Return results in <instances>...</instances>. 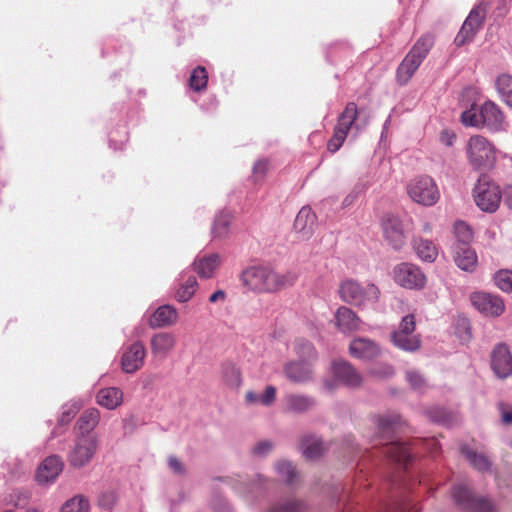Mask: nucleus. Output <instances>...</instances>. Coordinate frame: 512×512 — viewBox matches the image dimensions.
<instances>
[{"instance_id":"6e6552de","label":"nucleus","mask_w":512,"mask_h":512,"mask_svg":"<svg viewBox=\"0 0 512 512\" xmlns=\"http://www.w3.org/2000/svg\"><path fill=\"white\" fill-rule=\"evenodd\" d=\"M330 369L334 379L324 381V387L327 391H333L337 387V383L350 388L359 387L362 383L361 373L346 360L337 359L332 361Z\"/></svg>"},{"instance_id":"9d476101","label":"nucleus","mask_w":512,"mask_h":512,"mask_svg":"<svg viewBox=\"0 0 512 512\" xmlns=\"http://www.w3.org/2000/svg\"><path fill=\"white\" fill-rule=\"evenodd\" d=\"M407 193L414 202L423 206H433L440 198L436 183L428 176L413 179L407 186Z\"/></svg>"},{"instance_id":"dca6fc26","label":"nucleus","mask_w":512,"mask_h":512,"mask_svg":"<svg viewBox=\"0 0 512 512\" xmlns=\"http://www.w3.org/2000/svg\"><path fill=\"white\" fill-rule=\"evenodd\" d=\"M485 18V10L478 6L471 10L468 17L464 21L460 31L456 35L454 39V43L457 46H463L466 43L470 42L477 31L479 30L481 24L483 23Z\"/></svg>"},{"instance_id":"c85d7f7f","label":"nucleus","mask_w":512,"mask_h":512,"mask_svg":"<svg viewBox=\"0 0 512 512\" xmlns=\"http://www.w3.org/2000/svg\"><path fill=\"white\" fill-rule=\"evenodd\" d=\"M316 223V215L310 207H303L297 214L294 228L303 236H309L314 229Z\"/></svg>"},{"instance_id":"774afa93","label":"nucleus","mask_w":512,"mask_h":512,"mask_svg":"<svg viewBox=\"0 0 512 512\" xmlns=\"http://www.w3.org/2000/svg\"><path fill=\"white\" fill-rule=\"evenodd\" d=\"M427 445L429 446V449L432 453H436L438 449V443L435 439H430L427 441Z\"/></svg>"},{"instance_id":"37998d69","label":"nucleus","mask_w":512,"mask_h":512,"mask_svg":"<svg viewBox=\"0 0 512 512\" xmlns=\"http://www.w3.org/2000/svg\"><path fill=\"white\" fill-rule=\"evenodd\" d=\"M223 378L227 385L232 388H237L241 384V375L239 369L231 363L223 365L222 369Z\"/></svg>"},{"instance_id":"58836bf2","label":"nucleus","mask_w":512,"mask_h":512,"mask_svg":"<svg viewBox=\"0 0 512 512\" xmlns=\"http://www.w3.org/2000/svg\"><path fill=\"white\" fill-rule=\"evenodd\" d=\"M294 349L300 360H306L312 363L317 358V352L314 346L305 339H296Z\"/></svg>"},{"instance_id":"ddd939ff","label":"nucleus","mask_w":512,"mask_h":512,"mask_svg":"<svg viewBox=\"0 0 512 512\" xmlns=\"http://www.w3.org/2000/svg\"><path fill=\"white\" fill-rule=\"evenodd\" d=\"M395 282L406 289L421 290L426 285V276L415 264L400 263L393 269Z\"/></svg>"},{"instance_id":"7ed1b4c3","label":"nucleus","mask_w":512,"mask_h":512,"mask_svg":"<svg viewBox=\"0 0 512 512\" xmlns=\"http://www.w3.org/2000/svg\"><path fill=\"white\" fill-rule=\"evenodd\" d=\"M461 122L465 126L485 128L490 132H502L508 127L505 114L498 104L491 100L479 106L473 105L461 114Z\"/></svg>"},{"instance_id":"a878e982","label":"nucleus","mask_w":512,"mask_h":512,"mask_svg":"<svg viewBox=\"0 0 512 512\" xmlns=\"http://www.w3.org/2000/svg\"><path fill=\"white\" fill-rule=\"evenodd\" d=\"M123 396L118 387L102 388L97 392L96 402L108 410H114L122 404Z\"/></svg>"},{"instance_id":"f257e3e1","label":"nucleus","mask_w":512,"mask_h":512,"mask_svg":"<svg viewBox=\"0 0 512 512\" xmlns=\"http://www.w3.org/2000/svg\"><path fill=\"white\" fill-rule=\"evenodd\" d=\"M373 422L376 425V437L379 440L375 445H384L383 453L387 458L406 466L411 460L412 453L410 447L396 438L397 432L403 425L400 415L396 413L376 415L373 417Z\"/></svg>"},{"instance_id":"f704fd0d","label":"nucleus","mask_w":512,"mask_h":512,"mask_svg":"<svg viewBox=\"0 0 512 512\" xmlns=\"http://www.w3.org/2000/svg\"><path fill=\"white\" fill-rule=\"evenodd\" d=\"M274 468L278 476L286 484H293L296 482L298 472L294 464L288 460H279L275 462Z\"/></svg>"},{"instance_id":"0eeeda50","label":"nucleus","mask_w":512,"mask_h":512,"mask_svg":"<svg viewBox=\"0 0 512 512\" xmlns=\"http://www.w3.org/2000/svg\"><path fill=\"white\" fill-rule=\"evenodd\" d=\"M97 449L98 438L95 433H80L68 451L67 461L73 468H83L91 462Z\"/></svg>"},{"instance_id":"423d86ee","label":"nucleus","mask_w":512,"mask_h":512,"mask_svg":"<svg viewBox=\"0 0 512 512\" xmlns=\"http://www.w3.org/2000/svg\"><path fill=\"white\" fill-rule=\"evenodd\" d=\"M467 156L474 169L488 170L496 162V149L484 136L475 135L467 142Z\"/></svg>"},{"instance_id":"4468645a","label":"nucleus","mask_w":512,"mask_h":512,"mask_svg":"<svg viewBox=\"0 0 512 512\" xmlns=\"http://www.w3.org/2000/svg\"><path fill=\"white\" fill-rule=\"evenodd\" d=\"M472 306L485 317L496 318L505 311V303L502 297L484 291L473 292L470 295Z\"/></svg>"},{"instance_id":"bf43d9fd","label":"nucleus","mask_w":512,"mask_h":512,"mask_svg":"<svg viewBox=\"0 0 512 512\" xmlns=\"http://www.w3.org/2000/svg\"><path fill=\"white\" fill-rule=\"evenodd\" d=\"M455 138V134L449 130H444L440 134V142L448 147L454 144Z\"/></svg>"},{"instance_id":"69168bd1","label":"nucleus","mask_w":512,"mask_h":512,"mask_svg":"<svg viewBox=\"0 0 512 512\" xmlns=\"http://www.w3.org/2000/svg\"><path fill=\"white\" fill-rule=\"evenodd\" d=\"M246 401L251 404L260 403V395L253 391H248L246 393Z\"/></svg>"},{"instance_id":"49530a36","label":"nucleus","mask_w":512,"mask_h":512,"mask_svg":"<svg viewBox=\"0 0 512 512\" xmlns=\"http://www.w3.org/2000/svg\"><path fill=\"white\" fill-rule=\"evenodd\" d=\"M303 509V502L296 499H288L273 505L268 512H301Z\"/></svg>"},{"instance_id":"6ab92c4d","label":"nucleus","mask_w":512,"mask_h":512,"mask_svg":"<svg viewBox=\"0 0 512 512\" xmlns=\"http://www.w3.org/2000/svg\"><path fill=\"white\" fill-rule=\"evenodd\" d=\"M382 228L385 239L390 245L398 250L405 243V235L400 219L392 214H387L382 220Z\"/></svg>"},{"instance_id":"4c0bfd02","label":"nucleus","mask_w":512,"mask_h":512,"mask_svg":"<svg viewBox=\"0 0 512 512\" xmlns=\"http://www.w3.org/2000/svg\"><path fill=\"white\" fill-rule=\"evenodd\" d=\"M231 219L232 216L228 211H222L219 214H217L212 226L213 236L216 238H223L227 236L229 232Z\"/></svg>"},{"instance_id":"f3484780","label":"nucleus","mask_w":512,"mask_h":512,"mask_svg":"<svg viewBox=\"0 0 512 512\" xmlns=\"http://www.w3.org/2000/svg\"><path fill=\"white\" fill-rule=\"evenodd\" d=\"M146 349L142 342L136 341L129 345L123 352L121 366L126 373H135L144 364Z\"/></svg>"},{"instance_id":"a19ab883","label":"nucleus","mask_w":512,"mask_h":512,"mask_svg":"<svg viewBox=\"0 0 512 512\" xmlns=\"http://www.w3.org/2000/svg\"><path fill=\"white\" fill-rule=\"evenodd\" d=\"M198 283L194 276H189L176 292V299L179 302H187L191 299L197 289Z\"/></svg>"},{"instance_id":"de8ad7c7","label":"nucleus","mask_w":512,"mask_h":512,"mask_svg":"<svg viewBox=\"0 0 512 512\" xmlns=\"http://www.w3.org/2000/svg\"><path fill=\"white\" fill-rule=\"evenodd\" d=\"M395 371L392 365L388 363H378L368 370V374L378 379H388L394 375Z\"/></svg>"},{"instance_id":"a211bd4d","label":"nucleus","mask_w":512,"mask_h":512,"mask_svg":"<svg viewBox=\"0 0 512 512\" xmlns=\"http://www.w3.org/2000/svg\"><path fill=\"white\" fill-rule=\"evenodd\" d=\"M64 468V462L58 455H51L46 457L36 473V481L39 484H50L53 483Z\"/></svg>"},{"instance_id":"1a4fd4ad","label":"nucleus","mask_w":512,"mask_h":512,"mask_svg":"<svg viewBox=\"0 0 512 512\" xmlns=\"http://www.w3.org/2000/svg\"><path fill=\"white\" fill-rule=\"evenodd\" d=\"M451 494L455 504L465 512H497L496 506L490 499L474 496L462 484L455 485Z\"/></svg>"},{"instance_id":"b1692460","label":"nucleus","mask_w":512,"mask_h":512,"mask_svg":"<svg viewBox=\"0 0 512 512\" xmlns=\"http://www.w3.org/2000/svg\"><path fill=\"white\" fill-rule=\"evenodd\" d=\"M335 324L342 333L350 334L361 329L362 321L353 310L341 306L335 313Z\"/></svg>"},{"instance_id":"09e8293b","label":"nucleus","mask_w":512,"mask_h":512,"mask_svg":"<svg viewBox=\"0 0 512 512\" xmlns=\"http://www.w3.org/2000/svg\"><path fill=\"white\" fill-rule=\"evenodd\" d=\"M80 406L77 403H69L62 407L61 415L58 419L59 425L68 424L79 411Z\"/></svg>"},{"instance_id":"5fc2aeb1","label":"nucleus","mask_w":512,"mask_h":512,"mask_svg":"<svg viewBox=\"0 0 512 512\" xmlns=\"http://www.w3.org/2000/svg\"><path fill=\"white\" fill-rule=\"evenodd\" d=\"M276 398V388L274 386H267L264 392L260 395V404L270 406Z\"/></svg>"},{"instance_id":"13d9d810","label":"nucleus","mask_w":512,"mask_h":512,"mask_svg":"<svg viewBox=\"0 0 512 512\" xmlns=\"http://www.w3.org/2000/svg\"><path fill=\"white\" fill-rule=\"evenodd\" d=\"M168 466L174 473L181 474L184 472L182 463L175 456H170L168 458Z\"/></svg>"},{"instance_id":"3c124183","label":"nucleus","mask_w":512,"mask_h":512,"mask_svg":"<svg viewBox=\"0 0 512 512\" xmlns=\"http://www.w3.org/2000/svg\"><path fill=\"white\" fill-rule=\"evenodd\" d=\"M415 316L413 314H408L401 319L399 327L397 330L392 333L399 334H414L415 331Z\"/></svg>"},{"instance_id":"393cba45","label":"nucleus","mask_w":512,"mask_h":512,"mask_svg":"<svg viewBox=\"0 0 512 512\" xmlns=\"http://www.w3.org/2000/svg\"><path fill=\"white\" fill-rule=\"evenodd\" d=\"M220 263V255L213 253L210 255L198 256L193 262V267L201 278H211Z\"/></svg>"},{"instance_id":"39448f33","label":"nucleus","mask_w":512,"mask_h":512,"mask_svg":"<svg viewBox=\"0 0 512 512\" xmlns=\"http://www.w3.org/2000/svg\"><path fill=\"white\" fill-rule=\"evenodd\" d=\"M433 45L434 38L430 34H425L416 41L397 69V80L399 83L406 84L410 80Z\"/></svg>"},{"instance_id":"864d4df0","label":"nucleus","mask_w":512,"mask_h":512,"mask_svg":"<svg viewBox=\"0 0 512 512\" xmlns=\"http://www.w3.org/2000/svg\"><path fill=\"white\" fill-rule=\"evenodd\" d=\"M429 417L432 421L441 423L444 425H449L451 423V416L450 414L443 408H433L429 412Z\"/></svg>"},{"instance_id":"4d7b16f0","label":"nucleus","mask_w":512,"mask_h":512,"mask_svg":"<svg viewBox=\"0 0 512 512\" xmlns=\"http://www.w3.org/2000/svg\"><path fill=\"white\" fill-rule=\"evenodd\" d=\"M14 495L16 497L14 506L18 509L25 508L30 499V493L28 491H16Z\"/></svg>"},{"instance_id":"2f4dec72","label":"nucleus","mask_w":512,"mask_h":512,"mask_svg":"<svg viewBox=\"0 0 512 512\" xmlns=\"http://www.w3.org/2000/svg\"><path fill=\"white\" fill-rule=\"evenodd\" d=\"M391 342L393 345L406 352H414L421 346V341L416 334H399L391 333Z\"/></svg>"},{"instance_id":"c03bdc74","label":"nucleus","mask_w":512,"mask_h":512,"mask_svg":"<svg viewBox=\"0 0 512 512\" xmlns=\"http://www.w3.org/2000/svg\"><path fill=\"white\" fill-rule=\"evenodd\" d=\"M495 285L506 293H512V271L508 269L499 270L494 275Z\"/></svg>"},{"instance_id":"a18cd8bd","label":"nucleus","mask_w":512,"mask_h":512,"mask_svg":"<svg viewBox=\"0 0 512 512\" xmlns=\"http://www.w3.org/2000/svg\"><path fill=\"white\" fill-rule=\"evenodd\" d=\"M266 482H267V478L264 477L263 475L258 474V475H256V477L252 483L246 484V483L240 482L239 484H236L234 488L239 494L246 495V494L253 493L254 491L262 488Z\"/></svg>"},{"instance_id":"e2e57ef3","label":"nucleus","mask_w":512,"mask_h":512,"mask_svg":"<svg viewBox=\"0 0 512 512\" xmlns=\"http://www.w3.org/2000/svg\"><path fill=\"white\" fill-rule=\"evenodd\" d=\"M503 202L504 204L512 210V185L507 186L503 191Z\"/></svg>"},{"instance_id":"aec40b11","label":"nucleus","mask_w":512,"mask_h":512,"mask_svg":"<svg viewBox=\"0 0 512 512\" xmlns=\"http://www.w3.org/2000/svg\"><path fill=\"white\" fill-rule=\"evenodd\" d=\"M349 353L354 358L370 361L380 356L381 348L375 341L359 337L351 341Z\"/></svg>"},{"instance_id":"8fccbe9b","label":"nucleus","mask_w":512,"mask_h":512,"mask_svg":"<svg viewBox=\"0 0 512 512\" xmlns=\"http://www.w3.org/2000/svg\"><path fill=\"white\" fill-rule=\"evenodd\" d=\"M274 446V442L270 440H261L253 446L251 453L255 457L263 458L268 456L273 451Z\"/></svg>"},{"instance_id":"ea45409f","label":"nucleus","mask_w":512,"mask_h":512,"mask_svg":"<svg viewBox=\"0 0 512 512\" xmlns=\"http://www.w3.org/2000/svg\"><path fill=\"white\" fill-rule=\"evenodd\" d=\"M454 234L456 238V243L454 245L470 246V243L473 240V231L467 223L457 221L454 224Z\"/></svg>"},{"instance_id":"412c9836","label":"nucleus","mask_w":512,"mask_h":512,"mask_svg":"<svg viewBox=\"0 0 512 512\" xmlns=\"http://www.w3.org/2000/svg\"><path fill=\"white\" fill-rule=\"evenodd\" d=\"M176 345V337L170 332H159L154 334L150 340L151 353L153 357L163 360L172 352Z\"/></svg>"},{"instance_id":"052dcab7","label":"nucleus","mask_w":512,"mask_h":512,"mask_svg":"<svg viewBox=\"0 0 512 512\" xmlns=\"http://www.w3.org/2000/svg\"><path fill=\"white\" fill-rule=\"evenodd\" d=\"M212 507L216 512H229L230 507L226 500L215 499L212 503Z\"/></svg>"},{"instance_id":"bb28decb","label":"nucleus","mask_w":512,"mask_h":512,"mask_svg":"<svg viewBox=\"0 0 512 512\" xmlns=\"http://www.w3.org/2000/svg\"><path fill=\"white\" fill-rule=\"evenodd\" d=\"M178 318L177 310L170 305L158 307L149 320L152 328L166 327L173 325Z\"/></svg>"},{"instance_id":"c756f323","label":"nucleus","mask_w":512,"mask_h":512,"mask_svg":"<svg viewBox=\"0 0 512 512\" xmlns=\"http://www.w3.org/2000/svg\"><path fill=\"white\" fill-rule=\"evenodd\" d=\"M300 449L307 459H316L323 453L324 445L315 435H305L301 440Z\"/></svg>"},{"instance_id":"6e6d98bb","label":"nucleus","mask_w":512,"mask_h":512,"mask_svg":"<svg viewBox=\"0 0 512 512\" xmlns=\"http://www.w3.org/2000/svg\"><path fill=\"white\" fill-rule=\"evenodd\" d=\"M268 170V161L261 159L258 160L253 166V177L255 181L261 180Z\"/></svg>"},{"instance_id":"0e129e2a","label":"nucleus","mask_w":512,"mask_h":512,"mask_svg":"<svg viewBox=\"0 0 512 512\" xmlns=\"http://www.w3.org/2000/svg\"><path fill=\"white\" fill-rule=\"evenodd\" d=\"M225 298H226L225 292L223 290H217L210 295L209 301L211 303H216L218 301H224Z\"/></svg>"},{"instance_id":"e433bc0d","label":"nucleus","mask_w":512,"mask_h":512,"mask_svg":"<svg viewBox=\"0 0 512 512\" xmlns=\"http://www.w3.org/2000/svg\"><path fill=\"white\" fill-rule=\"evenodd\" d=\"M90 502L88 498L82 494H77L68 499L61 507L60 512H89Z\"/></svg>"},{"instance_id":"7c9ffc66","label":"nucleus","mask_w":512,"mask_h":512,"mask_svg":"<svg viewBox=\"0 0 512 512\" xmlns=\"http://www.w3.org/2000/svg\"><path fill=\"white\" fill-rule=\"evenodd\" d=\"M315 404L312 397L298 394H288L285 396L286 409L296 413H302L311 409Z\"/></svg>"},{"instance_id":"338daca9","label":"nucleus","mask_w":512,"mask_h":512,"mask_svg":"<svg viewBox=\"0 0 512 512\" xmlns=\"http://www.w3.org/2000/svg\"><path fill=\"white\" fill-rule=\"evenodd\" d=\"M358 196V192H355V191H352L349 195H347L344 200H343V207H348L350 205H352L355 201V199L357 198Z\"/></svg>"},{"instance_id":"79ce46f5","label":"nucleus","mask_w":512,"mask_h":512,"mask_svg":"<svg viewBox=\"0 0 512 512\" xmlns=\"http://www.w3.org/2000/svg\"><path fill=\"white\" fill-rule=\"evenodd\" d=\"M208 82V74L202 66L196 67L190 76L189 85L194 91H201L206 88Z\"/></svg>"},{"instance_id":"72a5a7b5","label":"nucleus","mask_w":512,"mask_h":512,"mask_svg":"<svg viewBox=\"0 0 512 512\" xmlns=\"http://www.w3.org/2000/svg\"><path fill=\"white\" fill-rule=\"evenodd\" d=\"M100 413L96 408H90L84 411L77 421V429L80 433H93V429L98 425Z\"/></svg>"},{"instance_id":"c9c22d12","label":"nucleus","mask_w":512,"mask_h":512,"mask_svg":"<svg viewBox=\"0 0 512 512\" xmlns=\"http://www.w3.org/2000/svg\"><path fill=\"white\" fill-rule=\"evenodd\" d=\"M495 86L502 100L512 108V76L509 74L499 75Z\"/></svg>"},{"instance_id":"2eb2a0df","label":"nucleus","mask_w":512,"mask_h":512,"mask_svg":"<svg viewBox=\"0 0 512 512\" xmlns=\"http://www.w3.org/2000/svg\"><path fill=\"white\" fill-rule=\"evenodd\" d=\"M490 366L498 379L512 376V352L506 343L496 344L490 353Z\"/></svg>"},{"instance_id":"f8f14e48","label":"nucleus","mask_w":512,"mask_h":512,"mask_svg":"<svg viewBox=\"0 0 512 512\" xmlns=\"http://www.w3.org/2000/svg\"><path fill=\"white\" fill-rule=\"evenodd\" d=\"M501 191L495 183L486 177H481L474 188L476 205L485 212H494L501 202Z\"/></svg>"},{"instance_id":"9b49d317","label":"nucleus","mask_w":512,"mask_h":512,"mask_svg":"<svg viewBox=\"0 0 512 512\" xmlns=\"http://www.w3.org/2000/svg\"><path fill=\"white\" fill-rule=\"evenodd\" d=\"M357 113L358 111L356 104L350 102L346 105L344 111L339 115L334 133L327 143V148L330 152L335 153L341 148L350 129L354 124L355 127L359 129L358 125L355 123Z\"/></svg>"},{"instance_id":"cd10ccee","label":"nucleus","mask_w":512,"mask_h":512,"mask_svg":"<svg viewBox=\"0 0 512 512\" xmlns=\"http://www.w3.org/2000/svg\"><path fill=\"white\" fill-rule=\"evenodd\" d=\"M413 247L417 256L425 262L432 263L438 256V250L433 241L422 237H415Z\"/></svg>"},{"instance_id":"f03ea898","label":"nucleus","mask_w":512,"mask_h":512,"mask_svg":"<svg viewBox=\"0 0 512 512\" xmlns=\"http://www.w3.org/2000/svg\"><path fill=\"white\" fill-rule=\"evenodd\" d=\"M298 279L294 271L279 273L269 266H251L241 274V281L249 290L274 293L293 286Z\"/></svg>"},{"instance_id":"680f3d73","label":"nucleus","mask_w":512,"mask_h":512,"mask_svg":"<svg viewBox=\"0 0 512 512\" xmlns=\"http://www.w3.org/2000/svg\"><path fill=\"white\" fill-rule=\"evenodd\" d=\"M501 420L504 424H512V408L506 409L503 405L501 406Z\"/></svg>"},{"instance_id":"4be33fe9","label":"nucleus","mask_w":512,"mask_h":512,"mask_svg":"<svg viewBox=\"0 0 512 512\" xmlns=\"http://www.w3.org/2000/svg\"><path fill=\"white\" fill-rule=\"evenodd\" d=\"M284 373L294 383H306L313 378L312 363L306 360L291 361L285 365Z\"/></svg>"},{"instance_id":"20e7f679","label":"nucleus","mask_w":512,"mask_h":512,"mask_svg":"<svg viewBox=\"0 0 512 512\" xmlns=\"http://www.w3.org/2000/svg\"><path fill=\"white\" fill-rule=\"evenodd\" d=\"M340 298L353 306L367 307L378 302L380 291L372 283H359L353 279H347L340 284Z\"/></svg>"},{"instance_id":"603ef678","label":"nucleus","mask_w":512,"mask_h":512,"mask_svg":"<svg viewBox=\"0 0 512 512\" xmlns=\"http://www.w3.org/2000/svg\"><path fill=\"white\" fill-rule=\"evenodd\" d=\"M406 379L415 390H422L426 386L425 378L416 370H407Z\"/></svg>"},{"instance_id":"473e14b6","label":"nucleus","mask_w":512,"mask_h":512,"mask_svg":"<svg viewBox=\"0 0 512 512\" xmlns=\"http://www.w3.org/2000/svg\"><path fill=\"white\" fill-rule=\"evenodd\" d=\"M461 452L469 463L478 471L487 472L491 470L492 463L483 453H478L467 446L462 447Z\"/></svg>"},{"instance_id":"5701e85b","label":"nucleus","mask_w":512,"mask_h":512,"mask_svg":"<svg viewBox=\"0 0 512 512\" xmlns=\"http://www.w3.org/2000/svg\"><path fill=\"white\" fill-rule=\"evenodd\" d=\"M453 259L458 268L466 272H473L478 264L475 250L467 245H453Z\"/></svg>"}]
</instances>
